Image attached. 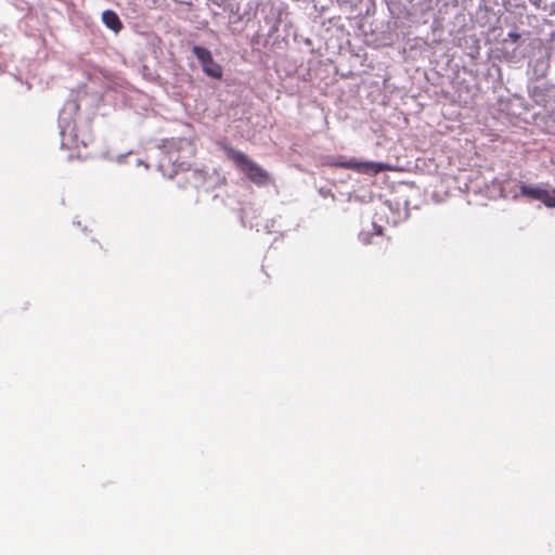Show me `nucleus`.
Wrapping results in <instances>:
<instances>
[{
  "instance_id": "obj_1",
  "label": "nucleus",
  "mask_w": 555,
  "mask_h": 555,
  "mask_svg": "<svg viewBox=\"0 0 555 555\" xmlns=\"http://www.w3.org/2000/svg\"><path fill=\"white\" fill-rule=\"evenodd\" d=\"M227 156L236 167L256 185L263 186L270 183V175L251 160L246 154L233 147H224Z\"/></svg>"
},
{
  "instance_id": "obj_2",
  "label": "nucleus",
  "mask_w": 555,
  "mask_h": 555,
  "mask_svg": "<svg viewBox=\"0 0 555 555\" xmlns=\"http://www.w3.org/2000/svg\"><path fill=\"white\" fill-rule=\"evenodd\" d=\"M168 160L173 164L176 168L173 173H178L179 171L190 170L191 164L188 160H180L178 153L180 151L185 152L188 158H192L195 156L196 147L191 139L186 138H178L171 139L168 141Z\"/></svg>"
},
{
  "instance_id": "obj_3",
  "label": "nucleus",
  "mask_w": 555,
  "mask_h": 555,
  "mask_svg": "<svg viewBox=\"0 0 555 555\" xmlns=\"http://www.w3.org/2000/svg\"><path fill=\"white\" fill-rule=\"evenodd\" d=\"M193 54L197 57L201 63L203 72L215 79H221L223 75L222 67L219 63H217L209 49L194 46L192 48Z\"/></svg>"
},
{
  "instance_id": "obj_4",
  "label": "nucleus",
  "mask_w": 555,
  "mask_h": 555,
  "mask_svg": "<svg viewBox=\"0 0 555 555\" xmlns=\"http://www.w3.org/2000/svg\"><path fill=\"white\" fill-rule=\"evenodd\" d=\"M335 166L344 169H352L358 173L376 176L379 172L387 171L390 167L384 163L376 162H358L353 158L348 160H337Z\"/></svg>"
},
{
  "instance_id": "obj_5",
  "label": "nucleus",
  "mask_w": 555,
  "mask_h": 555,
  "mask_svg": "<svg viewBox=\"0 0 555 555\" xmlns=\"http://www.w3.org/2000/svg\"><path fill=\"white\" fill-rule=\"evenodd\" d=\"M519 191L527 198L541 201L547 207H555V190L548 191L538 185L522 183Z\"/></svg>"
},
{
  "instance_id": "obj_6",
  "label": "nucleus",
  "mask_w": 555,
  "mask_h": 555,
  "mask_svg": "<svg viewBox=\"0 0 555 555\" xmlns=\"http://www.w3.org/2000/svg\"><path fill=\"white\" fill-rule=\"evenodd\" d=\"M102 21L107 28L112 29L115 33H119L122 28V23L120 18L112 10H106L102 13Z\"/></svg>"
},
{
  "instance_id": "obj_7",
  "label": "nucleus",
  "mask_w": 555,
  "mask_h": 555,
  "mask_svg": "<svg viewBox=\"0 0 555 555\" xmlns=\"http://www.w3.org/2000/svg\"><path fill=\"white\" fill-rule=\"evenodd\" d=\"M507 38H508L512 42H517V41L520 39V35H519L518 33L511 31V33H508Z\"/></svg>"
},
{
  "instance_id": "obj_8",
  "label": "nucleus",
  "mask_w": 555,
  "mask_h": 555,
  "mask_svg": "<svg viewBox=\"0 0 555 555\" xmlns=\"http://www.w3.org/2000/svg\"><path fill=\"white\" fill-rule=\"evenodd\" d=\"M160 168L165 171V164L164 163L160 164Z\"/></svg>"
}]
</instances>
